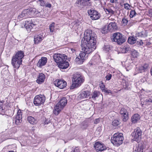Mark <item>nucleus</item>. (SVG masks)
<instances>
[{"label": "nucleus", "instance_id": "obj_1", "mask_svg": "<svg viewBox=\"0 0 152 152\" xmlns=\"http://www.w3.org/2000/svg\"><path fill=\"white\" fill-rule=\"evenodd\" d=\"M96 35L91 30H87L84 33V39L82 40L81 45L84 52H81L79 56L75 59V61L79 64H82L88 57L86 55L90 54L96 48Z\"/></svg>", "mask_w": 152, "mask_h": 152}, {"label": "nucleus", "instance_id": "obj_2", "mask_svg": "<svg viewBox=\"0 0 152 152\" xmlns=\"http://www.w3.org/2000/svg\"><path fill=\"white\" fill-rule=\"evenodd\" d=\"M24 56L23 52L21 50L18 51L12 58L11 63L14 68L18 69L22 64V59Z\"/></svg>", "mask_w": 152, "mask_h": 152}, {"label": "nucleus", "instance_id": "obj_3", "mask_svg": "<svg viewBox=\"0 0 152 152\" xmlns=\"http://www.w3.org/2000/svg\"><path fill=\"white\" fill-rule=\"evenodd\" d=\"M40 12L34 8H30L23 10L21 13L18 15V18L21 20L23 18L36 16Z\"/></svg>", "mask_w": 152, "mask_h": 152}, {"label": "nucleus", "instance_id": "obj_4", "mask_svg": "<svg viewBox=\"0 0 152 152\" xmlns=\"http://www.w3.org/2000/svg\"><path fill=\"white\" fill-rule=\"evenodd\" d=\"M83 81L84 79L81 75L78 73L74 74L73 77L71 88H74L79 86Z\"/></svg>", "mask_w": 152, "mask_h": 152}, {"label": "nucleus", "instance_id": "obj_5", "mask_svg": "<svg viewBox=\"0 0 152 152\" xmlns=\"http://www.w3.org/2000/svg\"><path fill=\"white\" fill-rule=\"evenodd\" d=\"M67 101V99L65 97L61 98L54 107L53 113L56 115H58L66 104Z\"/></svg>", "mask_w": 152, "mask_h": 152}, {"label": "nucleus", "instance_id": "obj_6", "mask_svg": "<svg viewBox=\"0 0 152 152\" xmlns=\"http://www.w3.org/2000/svg\"><path fill=\"white\" fill-rule=\"evenodd\" d=\"M112 41L116 42L118 45H121L126 40V38L123 36L122 34L117 32L114 33L112 37Z\"/></svg>", "mask_w": 152, "mask_h": 152}, {"label": "nucleus", "instance_id": "obj_7", "mask_svg": "<svg viewBox=\"0 0 152 152\" xmlns=\"http://www.w3.org/2000/svg\"><path fill=\"white\" fill-rule=\"evenodd\" d=\"M123 139L122 134H115L111 138V142L115 146H118L122 143Z\"/></svg>", "mask_w": 152, "mask_h": 152}, {"label": "nucleus", "instance_id": "obj_8", "mask_svg": "<svg viewBox=\"0 0 152 152\" xmlns=\"http://www.w3.org/2000/svg\"><path fill=\"white\" fill-rule=\"evenodd\" d=\"M66 57V56L64 54L58 53L54 54L53 56L54 61L58 64L64 62L67 58Z\"/></svg>", "mask_w": 152, "mask_h": 152}, {"label": "nucleus", "instance_id": "obj_9", "mask_svg": "<svg viewBox=\"0 0 152 152\" xmlns=\"http://www.w3.org/2000/svg\"><path fill=\"white\" fill-rule=\"evenodd\" d=\"M142 134V131L141 129L138 127H137L132 134V139L138 142L141 139Z\"/></svg>", "mask_w": 152, "mask_h": 152}, {"label": "nucleus", "instance_id": "obj_10", "mask_svg": "<svg viewBox=\"0 0 152 152\" xmlns=\"http://www.w3.org/2000/svg\"><path fill=\"white\" fill-rule=\"evenodd\" d=\"M45 98L43 95H37L34 98V103L36 106H39L44 103Z\"/></svg>", "mask_w": 152, "mask_h": 152}, {"label": "nucleus", "instance_id": "obj_11", "mask_svg": "<svg viewBox=\"0 0 152 152\" xmlns=\"http://www.w3.org/2000/svg\"><path fill=\"white\" fill-rule=\"evenodd\" d=\"M88 12L90 18L93 20H97L100 17V14L96 11L90 10H88Z\"/></svg>", "mask_w": 152, "mask_h": 152}, {"label": "nucleus", "instance_id": "obj_12", "mask_svg": "<svg viewBox=\"0 0 152 152\" xmlns=\"http://www.w3.org/2000/svg\"><path fill=\"white\" fill-rule=\"evenodd\" d=\"M122 121L126 122L129 119V113L127 110L124 108H121L119 112Z\"/></svg>", "mask_w": 152, "mask_h": 152}, {"label": "nucleus", "instance_id": "obj_13", "mask_svg": "<svg viewBox=\"0 0 152 152\" xmlns=\"http://www.w3.org/2000/svg\"><path fill=\"white\" fill-rule=\"evenodd\" d=\"M94 146L96 151L97 152L103 151L106 149V148L105 145L99 142H95Z\"/></svg>", "mask_w": 152, "mask_h": 152}, {"label": "nucleus", "instance_id": "obj_14", "mask_svg": "<svg viewBox=\"0 0 152 152\" xmlns=\"http://www.w3.org/2000/svg\"><path fill=\"white\" fill-rule=\"evenodd\" d=\"M55 86L60 89H63L67 85L66 82L64 80H56L54 83Z\"/></svg>", "mask_w": 152, "mask_h": 152}, {"label": "nucleus", "instance_id": "obj_15", "mask_svg": "<svg viewBox=\"0 0 152 152\" xmlns=\"http://www.w3.org/2000/svg\"><path fill=\"white\" fill-rule=\"evenodd\" d=\"M22 121V113L21 110H19L18 111L15 117V123L16 124L18 125Z\"/></svg>", "mask_w": 152, "mask_h": 152}, {"label": "nucleus", "instance_id": "obj_16", "mask_svg": "<svg viewBox=\"0 0 152 152\" xmlns=\"http://www.w3.org/2000/svg\"><path fill=\"white\" fill-rule=\"evenodd\" d=\"M149 68V65L148 64L139 66L137 68V70L140 73H143L147 71Z\"/></svg>", "mask_w": 152, "mask_h": 152}, {"label": "nucleus", "instance_id": "obj_17", "mask_svg": "<svg viewBox=\"0 0 152 152\" xmlns=\"http://www.w3.org/2000/svg\"><path fill=\"white\" fill-rule=\"evenodd\" d=\"M90 0H77L76 4L78 7H83L87 5V2Z\"/></svg>", "mask_w": 152, "mask_h": 152}, {"label": "nucleus", "instance_id": "obj_18", "mask_svg": "<svg viewBox=\"0 0 152 152\" xmlns=\"http://www.w3.org/2000/svg\"><path fill=\"white\" fill-rule=\"evenodd\" d=\"M47 58L46 57H42L37 64V66L39 67L45 65L47 62Z\"/></svg>", "mask_w": 152, "mask_h": 152}, {"label": "nucleus", "instance_id": "obj_19", "mask_svg": "<svg viewBox=\"0 0 152 152\" xmlns=\"http://www.w3.org/2000/svg\"><path fill=\"white\" fill-rule=\"evenodd\" d=\"M107 30L112 31L117 29V27L116 23L115 22L110 23L107 26Z\"/></svg>", "mask_w": 152, "mask_h": 152}, {"label": "nucleus", "instance_id": "obj_20", "mask_svg": "<svg viewBox=\"0 0 152 152\" xmlns=\"http://www.w3.org/2000/svg\"><path fill=\"white\" fill-rule=\"evenodd\" d=\"M91 94V92L89 91H83L80 94L79 97L80 99L87 98L90 96Z\"/></svg>", "mask_w": 152, "mask_h": 152}, {"label": "nucleus", "instance_id": "obj_21", "mask_svg": "<svg viewBox=\"0 0 152 152\" xmlns=\"http://www.w3.org/2000/svg\"><path fill=\"white\" fill-rule=\"evenodd\" d=\"M45 79V76L42 73L39 74L37 79L36 80L38 84H41L44 82Z\"/></svg>", "mask_w": 152, "mask_h": 152}, {"label": "nucleus", "instance_id": "obj_22", "mask_svg": "<svg viewBox=\"0 0 152 152\" xmlns=\"http://www.w3.org/2000/svg\"><path fill=\"white\" fill-rule=\"evenodd\" d=\"M34 41L35 44L39 43L43 39V37L42 34H39L34 36Z\"/></svg>", "mask_w": 152, "mask_h": 152}, {"label": "nucleus", "instance_id": "obj_23", "mask_svg": "<svg viewBox=\"0 0 152 152\" xmlns=\"http://www.w3.org/2000/svg\"><path fill=\"white\" fill-rule=\"evenodd\" d=\"M140 118V115L138 114H134L132 117V122L134 123H135L138 121Z\"/></svg>", "mask_w": 152, "mask_h": 152}, {"label": "nucleus", "instance_id": "obj_24", "mask_svg": "<svg viewBox=\"0 0 152 152\" xmlns=\"http://www.w3.org/2000/svg\"><path fill=\"white\" fill-rule=\"evenodd\" d=\"M65 60L64 62L58 64L59 67L61 69H64L67 68L69 66V63Z\"/></svg>", "mask_w": 152, "mask_h": 152}, {"label": "nucleus", "instance_id": "obj_25", "mask_svg": "<svg viewBox=\"0 0 152 152\" xmlns=\"http://www.w3.org/2000/svg\"><path fill=\"white\" fill-rule=\"evenodd\" d=\"M34 25V24L33 23H29L28 24L27 23L25 24V26L27 31L29 32L31 31V29L32 28Z\"/></svg>", "mask_w": 152, "mask_h": 152}, {"label": "nucleus", "instance_id": "obj_26", "mask_svg": "<svg viewBox=\"0 0 152 152\" xmlns=\"http://www.w3.org/2000/svg\"><path fill=\"white\" fill-rule=\"evenodd\" d=\"M136 36L134 37V36L130 37L128 40V43L131 44H133L135 43L136 41L137 38H136Z\"/></svg>", "mask_w": 152, "mask_h": 152}, {"label": "nucleus", "instance_id": "obj_27", "mask_svg": "<svg viewBox=\"0 0 152 152\" xmlns=\"http://www.w3.org/2000/svg\"><path fill=\"white\" fill-rule=\"evenodd\" d=\"M100 93L97 91H94L91 94V98L93 100H95L100 95Z\"/></svg>", "mask_w": 152, "mask_h": 152}, {"label": "nucleus", "instance_id": "obj_28", "mask_svg": "<svg viewBox=\"0 0 152 152\" xmlns=\"http://www.w3.org/2000/svg\"><path fill=\"white\" fill-rule=\"evenodd\" d=\"M27 119L28 121L31 124H34L37 123V121L31 116H28Z\"/></svg>", "mask_w": 152, "mask_h": 152}, {"label": "nucleus", "instance_id": "obj_29", "mask_svg": "<svg viewBox=\"0 0 152 152\" xmlns=\"http://www.w3.org/2000/svg\"><path fill=\"white\" fill-rule=\"evenodd\" d=\"M146 31H143L137 33L136 34V37H147V34Z\"/></svg>", "mask_w": 152, "mask_h": 152}, {"label": "nucleus", "instance_id": "obj_30", "mask_svg": "<svg viewBox=\"0 0 152 152\" xmlns=\"http://www.w3.org/2000/svg\"><path fill=\"white\" fill-rule=\"evenodd\" d=\"M55 23H53L50 24L49 26V29L50 30V34H54L55 31L56 29L55 28Z\"/></svg>", "mask_w": 152, "mask_h": 152}, {"label": "nucleus", "instance_id": "obj_31", "mask_svg": "<svg viewBox=\"0 0 152 152\" xmlns=\"http://www.w3.org/2000/svg\"><path fill=\"white\" fill-rule=\"evenodd\" d=\"M144 148L143 145L141 144H139L137 147L135 149L137 152H143Z\"/></svg>", "mask_w": 152, "mask_h": 152}, {"label": "nucleus", "instance_id": "obj_32", "mask_svg": "<svg viewBox=\"0 0 152 152\" xmlns=\"http://www.w3.org/2000/svg\"><path fill=\"white\" fill-rule=\"evenodd\" d=\"M104 10L107 14L112 15L115 13V12L110 8H105Z\"/></svg>", "mask_w": 152, "mask_h": 152}, {"label": "nucleus", "instance_id": "obj_33", "mask_svg": "<svg viewBox=\"0 0 152 152\" xmlns=\"http://www.w3.org/2000/svg\"><path fill=\"white\" fill-rule=\"evenodd\" d=\"M103 50L106 52H108L110 50V47L109 45H105L103 47Z\"/></svg>", "mask_w": 152, "mask_h": 152}, {"label": "nucleus", "instance_id": "obj_34", "mask_svg": "<svg viewBox=\"0 0 152 152\" xmlns=\"http://www.w3.org/2000/svg\"><path fill=\"white\" fill-rule=\"evenodd\" d=\"M131 54L134 57H137L138 55V53L135 50H133L131 52Z\"/></svg>", "mask_w": 152, "mask_h": 152}, {"label": "nucleus", "instance_id": "obj_35", "mask_svg": "<svg viewBox=\"0 0 152 152\" xmlns=\"http://www.w3.org/2000/svg\"><path fill=\"white\" fill-rule=\"evenodd\" d=\"M136 13L134 10H131L130 12L129 16L131 18L134 17L136 15Z\"/></svg>", "mask_w": 152, "mask_h": 152}, {"label": "nucleus", "instance_id": "obj_36", "mask_svg": "<svg viewBox=\"0 0 152 152\" xmlns=\"http://www.w3.org/2000/svg\"><path fill=\"white\" fill-rule=\"evenodd\" d=\"M128 22V20L125 18L124 17L122 19V23L123 25L126 26V25Z\"/></svg>", "mask_w": 152, "mask_h": 152}, {"label": "nucleus", "instance_id": "obj_37", "mask_svg": "<svg viewBox=\"0 0 152 152\" xmlns=\"http://www.w3.org/2000/svg\"><path fill=\"white\" fill-rule=\"evenodd\" d=\"M119 124V121L117 120H114L112 122V125L115 126H118Z\"/></svg>", "mask_w": 152, "mask_h": 152}, {"label": "nucleus", "instance_id": "obj_38", "mask_svg": "<svg viewBox=\"0 0 152 152\" xmlns=\"http://www.w3.org/2000/svg\"><path fill=\"white\" fill-rule=\"evenodd\" d=\"M124 8L126 10H129L130 9L131 6L128 3H125L124 4Z\"/></svg>", "mask_w": 152, "mask_h": 152}, {"label": "nucleus", "instance_id": "obj_39", "mask_svg": "<svg viewBox=\"0 0 152 152\" xmlns=\"http://www.w3.org/2000/svg\"><path fill=\"white\" fill-rule=\"evenodd\" d=\"M101 32L103 34H105L108 32V30L106 29L105 27L103 28L101 30Z\"/></svg>", "mask_w": 152, "mask_h": 152}, {"label": "nucleus", "instance_id": "obj_40", "mask_svg": "<svg viewBox=\"0 0 152 152\" xmlns=\"http://www.w3.org/2000/svg\"><path fill=\"white\" fill-rule=\"evenodd\" d=\"M112 75L111 74H108L105 77L106 79L107 80H110L111 78Z\"/></svg>", "mask_w": 152, "mask_h": 152}, {"label": "nucleus", "instance_id": "obj_41", "mask_svg": "<svg viewBox=\"0 0 152 152\" xmlns=\"http://www.w3.org/2000/svg\"><path fill=\"white\" fill-rule=\"evenodd\" d=\"M125 50V52H126V51H129L130 50V47L128 46H125L124 47V49Z\"/></svg>", "mask_w": 152, "mask_h": 152}, {"label": "nucleus", "instance_id": "obj_42", "mask_svg": "<svg viewBox=\"0 0 152 152\" xmlns=\"http://www.w3.org/2000/svg\"><path fill=\"white\" fill-rule=\"evenodd\" d=\"M137 45H142L143 44V42L141 40H140L137 41Z\"/></svg>", "mask_w": 152, "mask_h": 152}, {"label": "nucleus", "instance_id": "obj_43", "mask_svg": "<svg viewBox=\"0 0 152 152\" xmlns=\"http://www.w3.org/2000/svg\"><path fill=\"white\" fill-rule=\"evenodd\" d=\"M103 91L105 93H107V94H110V93H111V91L110 90H107V89H105Z\"/></svg>", "mask_w": 152, "mask_h": 152}, {"label": "nucleus", "instance_id": "obj_44", "mask_svg": "<svg viewBox=\"0 0 152 152\" xmlns=\"http://www.w3.org/2000/svg\"><path fill=\"white\" fill-rule=\"evenodd\" d=\"M4 108L3 107V105L0 103V111H1L4 110Z\"/></svg>", "mask_w": 152, "mask_h": 152}, {"label": "nucleus", "instance_id": "obj_45", "mask_svg": "<svg viewBox=\"0 0 152 152\" xmlns=\"http://www.w3.org/2000/svg\"><path fill=\"white\" fill-rule=\"evenodd\" d=\"M100 87L101 89L102 90V91H103L105 89V86L102 83L101 85L100 86Z\"/></svg>", "mask_w": 152, "mask_h": 152}, {"label": "nucleus", "instance_id": "obj_46", "mask_svg": "<svg viewBox=\"0 0 152 152\" xmlns=\"http://www.w3.org/2000/svg\"><path fill=\"white\" fill-rule=\"evenodd\" d=\"M100 121V120L99 118L96 119L94 121V123L95 124H97L99 123Z\"/></svg>", "mask_w": 152, "mask_h": 152}, {"label": "nucleus", "instance_id": "obj_47", "mask_svg": "<svg viewBox=\"0 0 152 152\" xmlns=\"http://www.w3.org/2000/svg\"><path fill=\"white\" fill-rule=\"evenodd\" d=\"M40 2V5L41 6H44L45 4V2L44 1H42Z\"/></svg>", "mask_w": 152, "mask_h": 152}, {"label": "nucleus", "instance_id": "obj_48", "mask_svg": "<svg viewBox=\"0 0 152 152\" xmlns=\"http://www.w3.org/2000/svg\"><path fill=\"white\" fill-rule=\"evenodd\" d=\"M71 152H80V151L77 148H76L74 149L73 151Z\"/></svg>", "mask_w": 152, "mask_h": 152}, {"label": "nucleus", "instance_id": "obj_49", "mask_svg": "<svg viewBox=\"0 0 152 152\" xmlns=\"http://www.w3.org/2000/svg\"><path fill=\"white\" fill-rule=\"evenodd\" d=\"M45 6L49 8H50L51 7V5L50 3H47L45 5Z\"/></svg>", "mask_w": 152, "mask_h": 152}, {"label": "nucleus", "instance_id": "obj_50", "mask_svg": "<svg viewBox=\"0 0 152 152\" xmlns=\"http://www.w3.org/2000/svg\"><path fill=\"white\" fill-rule=\"evenodd\" d=\"M118 0H110V2L112 3H116Z\"/></svg>", "mask_w": 152, "mask_h": 152}, {"label": "nucleus", "instance_id": "obj_51", "mask_svg": "<svg viewBox=\"0 0 152 152\" xmlns=\"http://www.w3.org/2000/svg\"><path fill=\"white\" fill-rule=\"evenodd\" d=\"M149 115L150 117H151V118H152V111H151L150 112Z\"/></svg>", "mask_w": 152, "mask_h": 152}, {"label": "nucleus", "instance_id": "obj_52", "mask_svg": "<svg viewBox=\"0 0 152 152\" xmlns=\"http://www.w3.org/2000/svg\"><path fill=\"white\" fill-rule=\"evenodd\" d=\"M150 72H151V75L152 76V67L151 68V69L150 70Z\"/></svg>", "mask_w": 152, "mask_h": 152}, {"label": "nucleus", "instance_id": "obj_53", "mask_svg": "<svg viewBox=\"0 0 152 152\" xmlns=\"http://www.w3.org/2000/svg\"><path fill=\"white\" fill-rule=\"evenodd\" d=\"M71 50L72 51V52L73 53L75 51V49H72V48L71 49Z\"/></svg>", "mask_w": 152, "mask_h": 152}, {"label": "nucleus", "instance_id": "obj_54", "mask_svg": "<svg viewBox=\"0 0 152 152\" xmlns=\"http://www.w3.org/2000/svg\"><path fill=\"white\" fill-rule=\"evenodd\" d=\"M43 1H44V0H38V1H39V2Z\"/></svg>", "mask_w": 152, "mask_h": 152}, {"label": "nucleus", "instance_id": "obj_55", "mask_svg": "<svg viewBox=\"0 0 152 152\" xmlns=\"http://www.w3.org/2000/svg\"><path fill=\"white\" fill-rule=\"evenodd\" d=\"M9 152H14L13 151H9Z\"/></svg>", "mask_w": 152, "mask_h": 152}, {"label": "nucleus", "instance_id": "obj_56", "mask_svg": "<svg viewBox=\"0 0 152 152\" xmlns=\"http://www.w3.org/2000/svg\"><path fill=\"white\" fill-rule=\"evenodd\" d=\"M151 14L152 15V10L151 12Z\"/></svg>", "mask_w": 152, "mask_h": 152}, {"label": "nucleus", "instance_id": "obj_57", "mask_svg": "<svg viewBox=\"0 0 152 152\" xmlns=\"http://www.w3.org/2000/svg\"><path fill=\"white\" fill-rule=\"evenodd\" d=\"M152 152V151H150V152Z\"/></svg>", "mask_w": 152, "mask_h": 152}]
</instances>
